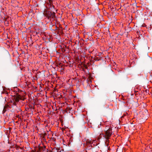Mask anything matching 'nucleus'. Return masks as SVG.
Masks as SVG:
<instances>
[{"label": "nucleus", "instance_id": "nucleus-1", "mask_svg": "<svg viewBox=\"0 0 152 152\" xmlns=\"http://www.w3.org/2000/svg\"><path fill=\"white\" fill-rule=\"evenodd\" d=\"M1 56L3 58L5 59L7 58H10V55L9 52L5 50H4L1 52Z\"/></svg>", "mask_w": 152, "mask_h": 152}, {"label": "nucleus", "instance_id": "nucleus-2", "mask_svg": "<svg viewBox=\"0 0 152 152\" xmlns=\"http://www.w3.org/2000/svg\"><path fill=\"white\" fill-rule=\"evenodd\" d=\"M46 16L49 19L51 18H54L55 17V13L54 12H46Z\"/></svg>", "mask_w": 152, "mask_h": 152}, {"label": "nucleus", "instance_id": "nucleus-3", "mask_svg": "<svg viewBox=\"0 0 152 152\" xmlns=\"http://www.w3.org/2000/svg\"><path fill=\"white\" fill-rule=\"evenodd\" d=\"M106 135L104 136L106 139V141L107 142L108 140L109 137H110L111 135V130L109 129L107 130L105 132Z\"/></svg>", "mask_w": 152, "mask_h": 152}, {"label": "nucleus", "instance_id": "nucleus-4", "mask_svg": "<svg viewBox=\"0 0 152 152\" xmlns=\"http://www.w3.org/2000/svg\"><path fill=\"white\" fill-rule=\"evenodd\" d=\"M45 146H44V147H40L38 148V151H44L45 150Z\"/></svg>", "mask_w": 152, "mask_h": 152}, {"label": "nucleus", "instance_id": "nucleus-5", "mask_svg": "<svg viewBox=\"0 0 152 152\" xmlns=\"http://www.w3.org/2000/svg\"><path fill=\"white\" fill-rule=\"evenodd\" d=\"M42 136H41V137H42V139L43 140H45V136H46L47 135V134L46 133L44 132L43 133H42Z\"/></svg>", "mask_w": 152, "mask_h": 152}, {"label": "nucleus", "instance_id": "nucleus-6", "mask_svg": "<svg viewBox=\"0 0 152 152\" xmlns=\"http://www.w3.org/2000/svg\"><path fill=\"white\" fill-rule=\"evenodd\" d=\"M15 101L16 102H18L19 101V98L18 97H14Z\"/></svg>", "mask_w": 152, "mask_h": 152}, {"label": "nucleus", "instance_id": "nucleus-7", "mask_svg": "<svg viewBox=\"0 0 152 152\" xmlns=\"http://www.w3.org/2000/svg\"><path fill=\"white\" fill-rule=\"evenodd\" d=\"M13 104L14 105L16 106V103L15 102H14L13 103Z\"/></svg>", "mask_w": 152, "mask_h": 152}, {"label": "nucleus", "instance_id": "nucleus-8", "mask_svg": "<svg viewBox=\"0 0 152 152\" xmlns=\"http://www.w3.org/2000/svg\"><path fill=\"white\" fill-rule=\"evenodd\" d=\"M56 150H57V152H61V151H59V150H60V149H59V148H58V149H56Z\"/></svg>", "mask_w": 152, "mask_h": 152}, {"label": "nucleus", "instance_id": "nucleus-9", "mask_svg": "<svg viewBox=\"0 0 152 152\" xmlns=\"http://www.w3.org/2000/svg\"><path fill=\"white\" fill-rule=\"evenodd\" d=\"M6 107H5L3 111H4L5 112L6 111V110H5V108H6Z\"/></svg>", "mask_w": 152, "mask_h": 152}, {"label": "nucleus", "instance_id": "nucleus-10", "mask_svg": "<svg viewBox=\"0 0 152 152\" xmlns=\"http://www.w3.org/2000/svg\"><path fill=\"white\" fill-rule=\"evenodd\" d=\"M3 93H5V94H7V92H6V91H4V92H3Z\"/></svg>", "mask_w": 152, "mask_h": 152}, {"label": "nucleus", "instance_id": "nucleus-11", "mask_svg": "<svg viewBox=\"0 0 152 152\" xmlns=\"http://www.w3.org/2000/svg\"><path fill=\"white\" fill-rule=\"evenodd\" d=\"M11 111L12 112H14V110H11Z\"/></svg>", "mask_w": 152, "mask_h": 152}, {"label": "nucleus", "instance_id": "nucleus-12", "mask_svg": "<svg viewBox=\"0 0 152 152\" xmlns=\"http://www.w3.org/2000/svg\"><path fill=\"white\" fill-rule=\"evenodd\" d=\"M96 61H98V60H97V59H95Z\"/></svg>", "mask_w": 152, "mask_h": 152}, {"label": "nucleus", "instance_id": "nucleus-13", "mask_svg": "<svg viewBox=\"0 0 152 152\" xmlns=\"http://www.w3.org/2000/svg\"><path fill=\"white\" fill-rule=\"evenodd\" d=\"M96 61H98V60H97V59H95Z\"/></svg>", "mask_w": 152, "mask_h": 152}]
</instances>
